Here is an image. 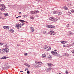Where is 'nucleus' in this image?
Returning a JSON list of instances; mask_svg holds the SVG:
<instances>
[{
  "label": "nucleus",
  "instance_id": "nucleus-1",
  "mask_svg": "<svg viewBox=\"0 0 74 74\" xmlns=\"http://www.w3.org/2000/svg\"><path fill=\"white\" fill-rule=\"evenodd\" d=\"M49 19L53 22H56L58 20L57 18H55L54 17L50 18H49Z\"/></svg>",
  "mask_w": 74,
  "mask_h": 74
},
{
  "label": "nucleus",
  "instance_id": "nucleus-2",
  "mask_svg": "<svg viewBox=\"0 0 74 74\" xmlns=\"http://www.w3.org/2000/svg\"><path fill=\"white\" fill-rule=\"evenodd\" d=\"M51 53H52V54L56 56H58V54L57 52H54V51H51Z\"/></svg>",
  "mask_w": 74,
  "mask_h": 74
},
{
  "label": "nucleus",
  "instance_id": "nucleus-3",
  "mask_svg": "<svg viewBox=\"0 0 74 74\" xmlns=\"http://www.w3.org/2000/svg\"><path fill=\"white\" fill-rule=\"evenodd\" d=\"M51 48L50 47H47L46 46H45L44 48V49H45L46 50H46L47 51L50 50Z\"/></svg>",
  "mask_w": 74,
  "mask_h": 74
},
{
  "label": "nucleus",
  "instance_id": "nucleus-4",
  "mask_svg": "<svg viewBox=\"0 0 74 74\" xmlns=\"http://www.w3.org/2000/svg\"><path fill=\"white\" fill-rule=\"evenodd\" d=\"M49 32L50 33V34L51 35L53 36L56 34L55 32L53 31H49Z\"/></svg>",
  "mask_w": 74,
  "mask_h": 74
},
{
  "label": "nucleus",
  "instance_id": "nucleus-5",
  "mask_svg": "<svg viewBox=\"0 0 74 74\" xmlns=\"http://www.w3.org/2000/svg\"><path fill=\"white\" fill-rule=\"evenodd\" d=\"M47 27L50 29H53L55 28V27L52 25H47Z\"/></svg>",
  "mask_w": 74,
  "mask_h": 74
},
{
  "label": "nucleus",
  "instance_id": "nucleus-6",
  "mask_svg": "<svg viewBox=\"0 0 74 74\" xmlns=\"http://www.w3.org/2000/svg\"><path fill=\"white\" fill-rule=\"evenodd\" d=\"M16 27L17 29H19L21 27V25H20V24H17L16 25Z\"/></svg>",
  "mask_w": 74,
  "mask_h": 74
},
{
  "label": "nucleus",
  "instance_id": "nucleus-7",
  "mask_svg": "<svg viewBox=\"0 0 74 74\" xmlns=\"http://www.w3.org/2000/svg\"><path fill=\"white\" fill-rule=\"evenodd\" d=\"M0 53L4 54L5 53V52L4 51V49H1L0 50Z\"/></svg>",
  "mask_w": 74,
  "mask_h": 74
},
{
  "label": "nucleus",
  "instance_id": "nucleus-8",
  "mask_svg": "<svg viewBox=\"0 0 74 74\" xmlns=\"http://www.w3.org/2000/svg\"><path fill=\"white\" fill-rule=\"evenodd\" d=\"M0 8H3V9H5L6 7L3 4H0Z\"/></svg>",
  "mask_w": 74,
  "mask_h": 74
},
{
  "label": "nucleus",
  "instance_id": "nucleus-9",
  "mask_svg": "<svg viewBox=\"0 0 74 74\" xmlns=\"http://www.w3.org/2000/svg\"><path fill=\"white\" fill-rule=\"evenodd\" d=\"M4 51H5L6 53L8 52L9 51L8 48H5Z\"/></svg>",
  "mask_w": 74,
  "mask_h": 74
},
{
  "label": "nucleus",
  "instance_id": "nucleus-10",
  "mask_svg": "<svg viewBox=\"0 0 74 74\" xmlns=\"http://www.w3.org/2000/svg\"><path fill=\"white\" fill-rule=\"evenodd\" d=\"M38 12L37 11H31L30 12L31 14H36Z\"/></svg>",
  "mask_w": 74,
  "mask_h": 74
},
{
  "label": "nucleus",
  "instance_id": "nucleus-11",
  "mask_svg": "<svg viewBox=\"0 0 74 74\" xmlns=\"http://www.w3.org/2000/svg\"><path fill=\"white\" fill-rule=\"evenodd\" d=\"M47 64L48 67H51L52 65H53L52 64L50 63H48Z\"/></svg>",
  "mask_w": 74,
  "mask_h": 74
},
{
  "label": "nucleus",
  "instance_id": "nucleus-12",
  "mask_svg": "<svg viewBox=\"0 0 74 74\" xmlns=\"http://www.w3.org/2000/svg\"><path fill=\"white\" fill-rule=\"evenodd\" d=\"M9 27L8 26H5L3 27V28L5 29H9Z\"/></svg>",
  "mask_w": 74,
  "mask_h": 74
},
{
  "label": "nucleus",
  "instance_id": "nucleus-13",
  "mask_svg": "<svg viewBox=\"0 0 74 74\" xmlns=\"http://www.w3.org/2000/svg\"><path fill=\"white\" fill-rule=\"evenodd\" d=\"M8 58L6 56H3L2 58H1V59H5Z\"/></svg>",
  "mask_w": 74,
  "mask_h": 74
},
{
  "label": "nucleus",
  "instance_id": "nucleus-14",
  "mask_svg": "<svg viewBox=\"0 0 74 74\" xmlns=\"http://www.w3.org/2000/svg\"><path fill=\"white\" fill-rule=\"evenodd\" d=\"M61 42L62 44H65L67 43V42L66 41H61Z\"/></svg>",
  "mask_w": 74,
  "mask_h": 74
},
{
  "label": "nucleus",
  "instance_id": "nucleus-15",
  "mask_svg": "<svg viewBox=\"0 0 74 74\" xmlns=\"http://www.w3.org/2000/svg\"><path fill=\"white\" fill-rule=\"evenodd\" d=\"M51 69H52V68L51 67H50V68H48L47 69V71H49L51 70Z\"/></svg>",
  "mask_w": 74,
  "mask_h": 74
},
{
  "label": "nucleus",
  "instance_id": "nucleus-16",
  "mask_svg": "<svg viewBox=\"0 0 74 74\" xmlns=\"http://www.w3.org/2000/svg\"><path fill=\"white\" fill-rule=\"evenodd\" d=\"M5 9H4L3 8H0V10H1V11H4Z\"/></svg>",
  "mask_w": 74,
  "mask_h": 74
},
{
  "label": "nucleus",
  "instance_id": "nucleus-17",
  "mask_svg": "<svg viewBox=\"0 0 74 74\" xmlns=\"http://www.w3.org/2000/svg\"><path fill=\"white\" fill-rule=\"evenodd\" d=\"M46 56V55H45V54H44L42 55V57L43 58L45 57Z\"/></svg>",
  "mask_w": 74,
  "mask_h": 74
},
{
  "label": "nucleus",
  "instance_id": "nucleus-18",
  "mask_svg": "<svg viewBox=\"0 0 74 74\" xmlns=\"http://www.w3.org/2000/svg\"><path fill=\"white\" fill-rule=\"evenodd\" d=\"M24 24H25V23H24L22 22L21 23H20V25L21 26H23V25H24Z\"/></svg>",
  "mask_w": 74,
  "mask_h": 74
},
{
  "label": "nucleus",
  "instance_id": "nucleus-19",
  "mask_svg": "<svg viewBox=\"0 0 74 74\" xmlns=\"http://www.w3.org/2000/svg\"><path fill=\"white\" fill-rule=\"evenodd\" d=\"M58 15L60 14V15H61L62 14V13L61 12H58Z\"/></svg>",
  "mask_w": 74,
  "mask_h": 74
},
{
  "label": "nucleus",
  "instance_id": "nucleus-20",
  "mask_svg": "<svg viewBox=\"0 0 74 74\" xmlns=\"http://www.w3.org/2000/svg\"><path fill=\"white\" fill-rule=\"evenodd\" d=\"M35 68H37L38 67H40V66L39 65H35V66H34Z\"/></svg>",
  "mask_w": 74,
  "mask_h": 74
},
{
  "label": "nucleus",
  "instance_id": "nucleus-21",
  "mask_svg": "<svg viewBox=\"0 0 74 74\" xmlns=\"http://www.w3.org/2000/svg\"><path fill=\"white\" fill-rule=\"evenodd\" d=\"M52 58V57L51 56V55H50L49 56H48V59H50V58Z\"/></svg>",
  "mask_w": 74,
  "mask_h": 74
},
{
  "label": "nucleus",
  "instance_id": "nucleus-22",
  "mask_svg": "<svg viewBox=\"0 0 74 74\" xmlns=\"http://www.w3.org/2000/svg\"><path fill=\"white\" fill-rule=\"evenodd\" d=\"M10 31L12 33L13 32H14V30L13 29H10Z\"/></svg>",
  "mask_w": 74,
  "mask_h": 74
},
{
  "label": "nucleus",
  "instance_id": "nucleus-23",
  "mask_svg": "<svg viewBox=\"0 0 74 74\" xmlns=\"http://www.w3.org/2000/svg\"><path fill=\"white\" fill-rule=\"evenodd\" d=\"M31 32H34V29H30Z\"/></svg>",
  "mask_w": 74,
  "mask_h": 74
},
{
  "label": "nucleus",
  "instance_id": "nucleus-24",
  "mask_svg": "<svg viewBox=\"0 0 74 74\" xmlns=\"http://www.w3.org/2000/svg\"><path fill=\"white\" fill-rule=\"evenodd\" d=\"M64 9H65L66 10H67L68 9V8L66 6L64 7Z\"/></svg>",
  "mask_w": 74,
  "mask_h": 74
},
{
  "label": "nucleus",
  "instance_id": "nucleus-25",
  "mask_svg": "<svg viewBox=\"0 0 74 74\" xmlns=\"http://www.w3.org/2000/svg\"><path fill=\"white\" fill-rule=\"evenodd\" d=\"M58 12L56 11H54L53 12V14H56V13H57Z\"/></svg>",
  "mask_w": 74,
  "mask_h": 74
},
{
  "label": "nucleus",
  "instance_id": "nucleus-26",
  "mask_svg": "<svg viewBox=\"0 0 74 74\" xmlns=\"http://www.w3.org/2000/svg\"><path fill=\"white\" fill-rule=\"evenodd\" d=\"M19 21L20 22H25V21H24V20H19Z\"/></svg>",
  "mask_w": 74,
  "mask_h": 74
},
{
  "label": "nucleus",
  "instance_id": "nucleus-27",
  "mask_svg": "<svg viewBox=\"0 0 74 74\" xmlns=\"http://www.w3.org/2000/svg\"><path fill=\"white\" fill-rule=\"evenodd\" d=\"M66 74H68L69 73L67 71V70H66L65 72Z\"/></svg>",
  "mask_w": 74,
  "mask_h": 74
},
{
  "label": "nucleus",
  "instance_id": "nucleus-28",
  "mask_svg": "<svg viewBox=\"0 0 74 74\" xmlns=\"http://www.w3.org/2000/svg\"><path fill=\"white\" fill-rule=\"evenodd\" d=\"M69 26H70V25L69 24H67L66 25V27H67V28H68Z\"/></svg>",
  "mask_w": 74,
  "mask_h": 74
},
{
  "label": "nucleus",
  "instance_id": "nucleus-29",
  "mask_svg": "<svg viewBox=\"0 0 74 74\" xmlns=\"http://www.w3.org/2000/svg\"><path fill=\"white\" fill-rule=\"evenodd\" d=\"M70 11L72 12H74V10H71Z\"/></svg>",
  "mask_w": 74,
  "mask_h": 74
},
{
  "label": "nucleus",
  "instance_id": "nucleus-30",
  "mask_svg": "<svg viewBox=\"0 0 74 74\" xmlns=\"http://www.w3.org/2000/svg\"><path fill=\"white\" fill-rule=\"evenodd\" d=\"M30 18L31 19H34V17H30Z\"/></svg>",
  "mask_w": 74,
  "mask_h": 74
},
{
  "label": "nucleus",
  "instance_id": "nucleus-31",
  "mask_svg": "<svg viewBox=\"0 0 74 74\" xmlns=\"http://www.w3.org/2000/svg\"><path fill=\"white\" fill-rule=\"evenodd\" d=\"M73 33V32H71V31H70L69 32V34H72Z\"/></svg>",
  "mask_w": 74,
  "mask_h": 74
},
{
  "label": "nucleus",
  "instance_id": "nucleus-32",
  "mask_svg": "<svg viewBox=\"0 0 74 74\" xmlns=\"http://www.w3.org/2000/svg\"><path fill=\"white\" fill-rule=\"evenodd\" d=\"M43 33L44 34H45L46 33V32L45 31H44L43 32Z\"/></svg>",
  "mask_w": 74,
  "mask_h": 74
},
{
  "label": "nucleus",
  "instance_id": "nucleus-33",
  "mask_svg": "<svg viewBox=\"0 0 74 74\" xmlns=\"http://www.w3.org/2000/svg\"><path fill=\"white\" fill-rule=\"evenodd\" d=\"M6 45V48H7V47H9L8 45L7 44H6V45Z\"/></svg>",
  "mask_w": 74,
  "mask_h": 74
},
{
  "label": "nucleus",
  "instance_id": "nucleus-34",
  "mask_svg": "<svg viewBox=\"0 0 74 74\" xmlns=\"http://www.w3.org/2000/svg\"><path fill=\"white\" fill-rule=\"evenodd\" d=\"M40 62H36V63L38 64H40Z\"/></svg>",
  "mask_w": 74,
  "mask_h": 74
},
{
  "label": "nucleus",
  "instance_id": "nucleus-35",
  "mask_svg": "<svg viewBox=\"0 0 74 74\" xmlns=\"http://www.w3.org/2000/svg\"><path fill=\"white\" fill-rule=\"evenodd\" d=\"M71 52L73 53L74 54V50H72Z\"/></svg>",
  "mask_w": 74,
  "mask_h": 74
},
{
  "label": "nucleus",
  "instance_id": "nucleus-36",
  "mask_svg": "<svg viewBox=\"0 0 74 74\" xmlns=\"http://www.w3.org/2000/svg\"><path fill=\"white\" fill-rule=\"evenodd\" d=\"M42 64V62H40V63H39V64L41 66Z\"/></svg>",
  "mask_w": 74,
  "mask_h": 74
},
{
  "label": "nucleus",
  "instance_id": "nucleus-37",
  "mask_svg": "<svg viewBox=\"0 0 74 74\" xmlns=\"http://www.w3.org/2000/svg\"><path fill=\"white\" fill-rule=\"evenodd\" d=\"M5 45H3V47H6Z\"/></svg>",
  "mask_w": 74,
  "mask_h": 74
},
{
  "label": "nucleus",
  "instance_id": "nucleus-38",
  "mask_svg": "<svg viewBox=\"0 0 74 74\" xmlns=\"http://www.w3.org/2000/svg\"><path fill=\"white\" fill-rule=\"evenodd\" d=\"M29 73H30V72H29V71H27V74H29Z\"/></svg>",
  "mask_w": 74,
  "mask_h": 74
},
{
  "label": "nucleus",
  "instance_id": "nucleus-39",
  "mask_svg": "<svg viewBox=\"0 0 74 74\" xmlns=\"http://www.w3.org/2000/svg\"><path fill=\"white\" fill-rule=\"evenodd\" d=\"M69 6L70 7L71 6V4H69Z\"/></svg>",
  "mask_w": 74,
  "mask_h": 74
},
{
  "label": "nucleus",
  "instance_id": "nucleus-40",
  "mask_svg": "<svg viewBox=\"0 0 74 74\" xmlns=\"http://www.w3.org/2000/svg\"><path fill=\"white\" fill-rule=\"evenodd\" d=\"M25 65L26 66H27L28 65V64H25Z\"/></svg>",
  "mask_w": 74,
  "mask_h": 74
},
{
  "label": "nucleus",
  "instance_id": "nucleus-41",
  "mask_svg": "<svg viewBox=\"0 0 74 74\" xmlns=\"http://www.w3.org/2000/svg\"><path fill=\"white\" fill-rule=\"evenodd\" d=\"M27 55V53H24V55Z\"/></svg>",
  "mask_w": 74,
  "mask_h": 74
},
{
  "label": "nucleus",
  "instance_id": "nucleus-42",
  "mask_svg": "<svg viewBox=\"0 0 74 74\" xmlns=\"http://www.w3.org/2000/svg\"><path fill=\"white\" fill-rule=\"evenodd\" d=\"M30 28L32 29H34V27H30Z\"/></svg>",
  "mask_w": 74,
  "mask_h": 74
},
{
  "label": "nucleus",
  "instance_id": "nucleus-43",
  "mask_svg": "<svg viewBox=\"0 0 74 74\" xmlns=\"http://www.w3.org/2000/svg\"><path fill=\"white\" fill-rule=\"evenodd\" d=\"M2 44V43H1L0 44V45L2 46V45H3V44Z\"/></svg>",
  "mask_w": 74,
  "mask_h": 74
},
{
  "label": "nucleus",
  "instance_id": "nucleus-44",
  "mask_svg": "<svg viewBox=\"0 0 74 74\" xmlns=\"http://www.w3.org/2000/svg\"><path fill=\"white\" fill-rule=\"evenodd\" d=\"M63 46L64 47H66V45H64Z\"/></svg>",
  "mask_w": 74,
  "mask_h": 74
},
{
  "label": "nucleus",
  "instance_id": "nucleus-45",
  "mask_svg": "<svg viewBox=\"0 0 74 74\" xmlns=\"http://www.w3.org/2000/svg\"><path fill=\"white\" fill-rule=\"evenodd\" d=\"M5 16H8V14H5Z\"/></svg>",
  "mask_w": 74,
  "mask_h": 74
},
{
  "label": "nucleus",
  "instance_id": "nucleus-46",
  "mask_svg": "<svg viewBox=\"0 0 74 74\" xmlns=\"http://www.w3.org/2000/svg\"><path fill=\"white\" fill-rule=\"evenodd\" d=\"M54 51H57V50H54Z\"/></svg>",
  "mask_w": 74,
  "mask_h": 74
},
{
  "label": "nucleus",
  "instance_id": "nucleus-47",
  "mask_svg": "<svg viewBox=\"0 0 74 74\" xmlns=\"http://www.w3.org/2000/svg\"><path fill=\"white\" fill-rule=\"evenodd\" d=\"M27 16V15H23V16Z\"/></svg>",
  "mask_w": 74,
  "mask_h": 74
},
{
  "label": "nucleus",
  "instance_id": "nucleus-48",
  "mask_svg": "<svg viewBox=\"0 0 74 74\" xmlns=\"http://www.w3.org/2000/svg\"><path fill=\"white\" fill-rule=\"evenodd\" d=\"M58 74H62L61 73H58Z\"/></svg>",
  "mask_w": 74,
  "mask_h": 74
},
{
  "label": "nucleus",
  "instance_id": "nucleus-49",
  "mask_svg": "<svg viewBox=\"0 0 74 74\" xmlns=\"http://www.w3.org/2000/svg\"><path fill=\"white\" fill-rule=\"evenodd\" d=\"M19 14H21V12H19Z\"/></svg>",
  "mask_w": 74,
  "mask_h": 74
},
{
  "label": "nucleus",
  "instance_id": "nucleus-50",
  "mask_svg": "<svg viewBox=\"0 0 74 74\" xmlns=\"http://www.w3.org/2000/svg\"><path fill=\"white\" fill-rule=\"evenodd\" d=\"M30 67V65H29L28 66V67Z\"/></svg>",
  "mask_w": 74,
  "mask_h": 74
},
{
  "label": "nucleus",
  "instance_id": "nucleus-51",
  "mask_svg": "<svg viewBox=\"0 0 74 74\" xmlns=\"http://www.w3.org/2000/svg\"><path fill=\"white\" fill-rule=\"evenodd\" d=\"M18 18V17H16V18Z\"/></svg>",
  "mask_w": 74,
  "mask_h": 74
},
{
  "label": "nucleus",
  "instance_id": "nucleus-52",
  "mask_svg": "<svg viewBox=\"0 0 74 74\" xmlns=\"http://www.w3.org/2000/svg\"><path fill=\"white\" fill-rule=\"evenodd\" d=\"M21 72H23V71H21Z\"/></svg>",
  "mask_w": 74,
  "mask_h": 74
},
{
  "label": "nucleus",
  "instance_id": "nucleus-53",
  "mask_svg": "<svg viewBox=\"0 0 74 74\" xmlns=\"http://www.w3.org/2000/svg\"><path fill=\"white\" fill-rule=\"evenodd\" d=\"M65 55L66 56L67 55V54H65Z\"/></svg>",
  "mask_w": 74,
  "mask_h": 74
},
{
  "label": "nucleus",
  "instance_id": "nucleus-54",
  "mask_svg": "<svg viewBox=\"0 0 74 74\" xmlns=\"http://www.w3.org/2000/svg\"><path fill=\"white\" fill-rule=\"evenodd\" d=\"M48 34H46V35H48Z\"/></svg>",
  "mask_w": 74,
  "mask_h": 74
},
{
  "label": "nucleus",
  "instance_id": "nucleus-55",
  "mask_svg": "<svg viewBox=\"0 0 74 74\" xmlns=\"http://www.w3.org/2000/svg\"><path fill=\"white\" fill-rule=\"evenodd\" d=\"M1 0H0V2L1 1Z\"/></svg>",
  "mask_w": 74,
  "mask_h": 74
},
{
  "label": "nucleus",
  "instance_id": "nucleus-56",
  "mask_svg": "<svg viewBox=\"0 0 74 74\" xmlns=\"http://www.w3.org/2000/svg\"><path fill=\"white\" fill-rule=\"evenodd\" d=\"M1 18V17L0 16V18Z\"/></svg>",
  "mask_w": 74,
  "mask_h": 74
},
{
  "label": "nucleus",
  "instance_id": "nucleus-57",
  "mask_svg": "<svg viewBox=\"0 0 74 74\" xmlns=\"http://www.w3.org/2000/svg\"><path fill=\"white\" fill-rule=\"evenodd\" d=\"M19 17H21V16H19Z\"/></svg>",
  "mask_w": 74,
  "mask_h": 74
},
{
  "label": "nucleus",
  "instance_id": "nucleus-58",
  "mask_svg": "<svg viewBox=\"0 0 74 74\" xmlns=\"http://www.w3.org/2000/svg\"><path fill=\"white\" fill-rule=\"evenodd\" d=\"M47 1H50V0H46Z\"/></svg>",
  "mask_w": 74,
  "mask_h": 74
},
{
  "label": "nucleus",
  "instance_id": "nucleus-59",
  "mask_svg": "<svg viewBox=\"0 0 74 74\" xmlns=\"http://www.w3.org/2000/svg\"><path fill=\"white\" fill-rule=\"evenodd\" d=\"M25 71H26V69H25Z\"/></svg>",
  "mask_w": 74,
  "mask_h": 74
},
{
  "label": "nucleus",
  "instance_id": "nucleus-60",
  "mask_svg": "<svg viewBox=\"0 0 74 74\" xmlns=\"http://www.w3.org/2000/svg\"><path fill=\"white\" fill-rule=\"evenodd\" d=\"M26 22V23H27V21Z\"/></svg>",
  "mask_w": 74,
  "mask_h": 74
},
{
  "label": "nucleus",
  "instance_id": "nucleus-61",
  "mask_svg": "<svg viewBox=\"0 0 74 74\" xmlns=\"http://www.w3.org/2000/svg\"><path fill=\"white\" fill-rule=\"evenodd\" d=\"M1 44V43H0V45Z\"/></svg>",
  "mask_w": 74,
  "mask_h": 74
},
{
  "label": "nucleus",
  "instance_id": "nucleus-62",
  "mask_svg": "<svg viewBox=\"0 0 74 74\" xmlns=\"http://www.w3.org/2000/svg\"><path fill=\"white\" fill-rule=\"evenodd\" d=\"M7 66H6V68H7Z\"/></svg>",
  "mask_w": 74,
  "mask_h": 74
},
{
  "label": "nucleus",
  "instance_id": "nucleus-63",
  "mask_svg": "<svg viewBox=\"0 0 74 74\" xmlns=\"http://www.w3.org/2000/svg\"><path fill=\"white\" fill-rule=\"evenodd\" d=\"M73 44L74 45V43H73Z\"/></svg>",
  "mask_w": 74,
  "mask_h": 74
},
{
  "label": "nucleus",
  "instance_id": "nucleus-64",
  "mask_svg": "<svg viewBox=\"0 0 74 74\" xmlns=\"http://www.w3.org/2000/svg\"><path fill=\"white\" fill-rule=\"evenodd\" d=\"M23 41H23L22 40V41Z\"/></svg>",
  "mask_w": 74,
  "mask_h": 74
}]
</instances>
